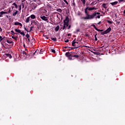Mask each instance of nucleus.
<instances>
[{
    "instance_id": "72a5a7b5",
    "label": "nucleus",
    "mask_w": 125,
    "mask_h": 125,
    "mask_svg": "<svg viewBox=\"0 0 125 125\" xmlns=\"http://www.w3.org/2000/svg\"><path fill=\"white\" fill-rule=\"evenodd\" d=\"M20 34H21V35H22L23 36V37H24V36H25V33H24V32L21 31V33Z\"/></svg>"
},
{
    "instance_id": "a19ab883",
    "label": "nucleus",
    "mask_w": 125,
    "mask_h": 125,
    "mask_svg": "<svg viewBox=\"0 0 125 125\" xmlns=\"http://www.w3.org/2000/svg\"><path fill=\"white\" fill-rule=\"evenodd\" d=\"M95 18H96V19H97V18H98V19H100V16L99 15H98L97 17H96Z\"/></svg>"
},
{
    "instance_id": "39448f33",
    "label": "nucleus",
    "mask_w": 125,
    "mask_h": 125,
    "mask_svg": "<svg viewBox=\"0 0 125 125\" xmlns=\"http://www.w3.org/2000/svg\"><path fill=\"white\" fill-rule=\"evenodd\" d=\"M41 19L43 20V21H45V22H47V23H48V20L49 19V17H45L43 15H42L40 16Z\"/></svg>"
},
{
    "instance_id": "774afa93",
    "label": "nucleus",
    "mask_w": 125,
    "mask_h": 125,
    "mask_svg": "<svg viewBox=\"0 0 125 125\" xmlns=\"http://www.w3.org/2000/svg\"><path fill=\"white\" fill-rule=\"evenodd\" d=\"M79 43H76V45H78V44Z\"/></svg>"
},
{
    "instance_id": "13d9d810",
    "label": "nucleus",
    "mask_w": 125,
    "mask_h": 125,
    "mask_svg": "<svg viewBox=\"0 0 125 125\" xmlns=\"http://www.w3.org/2000/svg\"><path fill=\"white\" fill-rule=\"evenodd\" d=\"M28 39V41L30 42V38H27Z\"/></svg>"
},
{
    "instance_id": "b1692460",
    "label": "nucleus",
    "mask_w": 125,
    "mask_h": 125,
    "mask_svg": "<svg viewBox=\"0 0 125 125\" xmlns=\"http://www.w3.org/2000/svg\"><path fill=\"white\" fill-rule=\"evenodd\" d=\"M25 0H21V5L22 6V8H24V1H25Z\"/></svg>"
},
{
    "instance_id": "e2e57ef3",
    "label": "nucleus",
    "mask_w": 125,
    "mask_h": 125,
    "mask_svg": "<svg viewBox=\"0 0 125 125\" xmlns=\"http://www.w3.org/2000/svg\"><path fill=\"white\" fill-rule=\"evenodd\" d=\"M19 8H21V5L19 6Z\"/></svg>"
},
{
    "instance_id": "c03bdc74",
    "label": "nucleus",
    "mask_w": 125,
    "mask_h": 125,
    "mask_svg": "<svg viewBox=\"0 0 125 125\" xmlns=\"http://www.w3.org/2000/svg\"><path fill=\"white\" fill-rule=\"evenodd\" d=\"M65 42H69V39H67L64 41Z\"/></svg>"
},
{
    "instance_id": "5701e85b",
    "label": "nucleus",
    "mask_w": 125,
    "mask_h": 125,
    "mask_svg": "<svg viewBox=\"0 0 125 125\" xmlns=\"http://www.w3.org/2000/svg\"><path fill=\"white\" fill-rule=\"evenodd\" d=\"M91 26H92V27H93V28H94L95 29H96V31H97V29H98V28H97V27H96V26H95V24H92Z\"/></svg>"
},
{
    "instance_id": "a878e982",
    "label": "nucleus",
    "mask_w": 125,
    "mask_h": 125,
    "mask_svg": "<svg viewBox=\"0 0 125 125\" xmlns=\"http://www.w3.org/2000/svg\"><path fill=\"white\" fill-rule=\"evenodd\" d=\"M107 23H109V24H113V23H114V22H113L111 21H109V20H107Z\"/></svg>"
},
{
    "instance_id": "e433bc0d",
    "label": "nucleus",
    "mask_w": 125,
    "mask_h": 125,
    "mask_svg": "<svg viewBox=\"0 0 125 125\" xmlns=\"http://www.w3.org/2000/svg\"><path fill=\"white\" fill-rule=\"evenodd\" d=\"M115 22L118 23V24H120V23H121V21H119L118 20H115Z\"/></svg>"
},
{
    "instance_id": "ddd939ff",
    "label": "nucleus",
    "mask_w": 125,
    "mask_h": 125,
    "mask_svg": "<svg viewBox=\"0 0 125 125\" xmlns=\"http://www.w3.org/2000/svg\"><path fill=\"white\" fill-rule=\"evenodd\" d=\"M0 14L2 15L3 14H8V12H4V11H1L0 12Z\"/></svg>"
},
{
    "instance_id": "a18cd8bd",
    "label": "nucleus",
    "mask_w": 125,
    "mask_h": 125,
    "mask_svg": "<svg viewBox=\"0 0 125 125\" xmlns=\"http://www.w3.org/2000/svg\"><path fill=\"white\" fill-rule=\"evenodd\" d=\"M124 0H118L119 2H123V1H124Z\"/></svg>"
},
{
    "instance_id": "338daca9",
    "label": "nucleus",
    "mask_w": 125,
    "mask_h": 125,
    "mask_svg": "<svg viewBox=\"0 0 125 125\" xmlns=\"http://www.w3.org/2000/svg\"><path fill=\"white\" fill-rule=\"evenodd\" d=\"M0 17H2V16L0 15Z\"/></svg>"
},
{
    "instance_id": "de8ad7c7",
    "label": "nucleus",
    "mask_w": 125,
    "mask_h": 125,
    "mask_svg": "<svg viewBox=\"0 0 125 125\" xmlns=\"http://www.w3.org/2000/svg\"><path fill=\"white\" fill-rule=\"evenodd\" d=\"M76 32L77 33H79V32H80V29H77Z\"/></svg>"
},
{
    "instance_id": "864d4df0",
    "label": "nucleus",
    "mask_w": 125,
    "mask_h": 125,
    "mask_svg": "<svg viewBox=\"0 0 125 125\" xmlns=\"http://www.w3.org/2000/svg\"><path fill=\"white\" fill-rule=\"evenodd\" d=\"M67 36H68V37H70V36H71V34H68Z\"/></svg>"
},
{
    "instance_id": "ea45409f",
    "label": "nucleus",
    "mask_w": 125,
    "mask_h": 125,
    "mask_svg": "<svg viewBox=\"0 0 125 125\" xmlns=\"http://www.w3.org/2000/svg\"><path fill=\"white\" fill-rule=\"evenodd\" d=\"M63 48H67V50H69V48H70V47L65 46V47H63Z\"/></svg>"
},
{
    "instance_id": "0eeeda50",
    "label": "nucleus",
    "mask_w": 125,
    "mask_h": 125,
    "mask_svg": "<svg viewBox=\"0 0 125 125\" xmlns=\"http://www.w3.org/2000/svg\"><path fill=\"white\" fill-rule=\"evenodd\" d=\"M35 24L36 26H37V29H40V27H41V25H40V23L38 21H33L31 23V24Z\"/></svg>"
},
{
    "instance_id": "09e8293b",
    "label": "nucleus",
    "mask_w": 125,
    "mask_h": 125,
    "mask_svg": "<svg viewBox=\"0 0 125 125\" xmlns=\"http://www.w3.org/2000/svg\"><path fill=\"white\" fill-rule=\"evenodd\" d=\"M71 28V25L68 26V27L67 28L68 29H70Z\"/></svg>"
},
{
    "instance_id": "9b49d317",
    "label": "nucleus",
    "mask_w": 125,
    "mask_h": 125,
    "mask_svg": "<svg viewBox=\"0 0 125 125\" xmlns=\"http://www.w3.org/2000/svg\"><path fill=\"white\" fill-rule=\"evenodd\" d=\"M118 2L117 1H115L113 2H110V4H111L112 5H116V4H118Z\"/></svg>"
},
{
    "instance_id": "4c0bfd02",
    "label": "nucleus",
    "mask_w": 125,
    "mask_h": 125,
    "mask_svg": "<svg viewBox=\"0 0 125 125\" xmlns=\"http://www.w3.org/2000/svg\"><path fill=\"white\" fill-rule=\"evenodd\" d=\"M72 6H76V3H75V2H73L72 3Z\"/></svg>"
},
{
    "instance_id": "c9c22d12",
    "label": "nucleus",
    "mask_w": 125,
    "mask_h": 125,
    "mask_svg": "<svg viewBox=\"0 0 125 125\" xmlns=\"http://www.w3.org/2000/svg\"><path fill=\"white\" fill-rule=\"evenodd\" d=\"M12 38L14 39V40H17V38H16V36H12Z\"/></svg>"
},
{
    "instance_id": "412c9836",
    "label": "nucleus",
    "mask_w": 125,
    "mask_h": 125,
    "mask_svg": "<svg viewBox=\"0 0 125 125\" xmlns=\"http://www.w3.org/2000/svg\"><path fill=\"white\" fill-rule=\"evenodd\" d=\"M29 21H30V17L27 18L25 21V23H29Z\"/></svg>"
},
{
    "instance_id": "680f3d73",
    "label": "nucleus",
    "mask_w": 125,
    "mask_h": 125,
    "mask_svg": "<svg viewBox=\"0 0 125 125\" xmlns=\"http://www.w3.org/2000/svg\"><path fill=\"white\" fill-rule=\"evenodd\" d=\"M6 17H7V18H8V16L6 15Z\"/></svg>"
},
{
    "instance_id": "49530a36",
    "label": "nucleus",
    "mask_w": 125,
    "mask_h": 125,
    "mask_svg": "<svg viewBox=\"0 0 125 125\" xmlns=\"http://www.w3.org/2000/svg\"><path fill=\"white\" fill-rule=\"evenodd\" d=\"M95 2H96V3H95V4H96V3H97V1H96V0H95L94 2H92V3H91V4H93V3H95Z\"/></svg>"
},
{
    "instance_id": "2eb2a0df",
    "label": "nucleus",
    "mask_w": 125,
    "mask_h": 125,
    "mask_svg": "<svg viewBox=\"0 0 125 125\" xmlns=\"http://www.w3.org/2000/svg\"><path fill=\"white\" fill-rule=\"evenodd\" d=\"M30 18L31 19H36V16L35 15H31L30 16Z\"/></svg>"
},
{
    "instance_id": "cd10ccee",
    "label": "nucleus",
    "mask_w": 125,
    "mask_h": 125,
    "mask_svg": "<svg viewBox=\"0 0 125 125\" xmlns=\"http://www.w3.org/2000/svg\"><path fill=\"white\" fill-rule=\"evenodd\" d=\"M103 7L104 8H107V7H106V3L103 4Z\"/></svg>"
},
{
    "instance_id": "f8f14e48",
    "label": "nucleus",
    "mask_w": 125,
    "mask_h": 125,
    "mask_svg": "<svg viewBox=\"0 0 125 125\" xmlns=\"http://www.w3.org/2000/svg\"><path fill=\"white\" fill-rule=\"evenodd\" d=\"M5 55H6L7 57H9L10 59H11V58H12V56H11L10 54H5Z\"/></svg>"
},
{
    "instance_id": "f257e3e1",
    "label": "nucleus",
    "mask_w": 125,
    "mask_h": 125,
    "mask_svg": "<svg viewBox=\"0 0 125 125\" xmlns=\"http://www.w3.org/2000/svg\"><path fill=\"white\" fill-rule=\"evenodd\" d=\"M65 55L66 57H68L69 60H73L75 58L79 59V58L80 57L79 55L76 54H70L69 52L65 53Z\"/></svg>"
},
{
    "instance_id": "c85d7f7f",
    "label": "nucleus",
    "mask_w": 125,
    "mask_h": 125,
    "mask_svg": "<svg viewBox=\"0 0 125 125\" xmlns=\"http://www.w3.org/2000/svg\"><path fill=\"white\" fill-rule=\"evenodd\" d=\"M81 1H82L83 5H85V0H81Z\"/></svg>"
},
{
    "instance_id": "5fc2aeb1",
    "label": "nucleus",
    "mask_w": 125,
    "mask_h": 125,
    "mask_svg": "<svg viewBox=\"0 0 125 125\" xmlns=\"http://www.w3.org/2000/svg\"><path fill=\"white\" fill-rule=\"evenodd\" d=\"M101 23V21H99V22L98 23V25H99Z\"/></svg>"
},
{
    "instance_id": "f03ea898",
    "label": "nucleus",
    "mask_w": 125,
    "mask_h": 125,
    "mask_svg": "<svg viewBox=\"0 0 125 125\" xmlns=\"http://www.w3.org/2000/svg\"><path fill=\"white\" fill-rule=\"evenodd\" d=\"M96 9H97V8H95V6H94L93 7H87L84 9V12L85 14L86 15V17H82V19H84L85 20H89V19H87V17H90L89 16L88 17V15H89V14H88V13L87 12V10H89V11H91V10H96Z\"/></svg>"
},
{
    "instance_id": "9d476101",
    "label": "nucleus",
    "mask_w": 125,
    "mask_h": 125,
    "mask_svg": "<svg viewBox=\"0 0 125 125\" xmlns=\"http://www.w3.org/2000/svg\"><path fill=\"white\" fill-rule=\"evenodd\" d=\"M14 25H19V26H21V27H22V26H23V25H22V23L19 22H15V23H14Z\"/></svg>"
},
{
    "instance_id": "6e6d98bb",
    "label": "nucleus",
    "mask_w": 125,
    "mask_h": 125,
    "mask_svg": "<svg viewBox=\"0 0 125 125\" xmlns=\"http://www.w3.org/2000/svg\"><path fill=\"white\" fill-rule=\"evenodd\" d=\"M23 47H25V48L26 47L25 46V43H23Z\"/></svg>"
},
{
    "instance_id": "4d7b16f0",
    "label": "nucleus",
    "mask_w": 125,
    "mask_h": 125,
    "mask_svg": "<svg viewBox=\"0 0 125 125\" xmlns=\"http://www.w3.org/2000/svg\"><path fill=\"white\" fill-rule=\"evenodd\" d=\"M36 52H37V51H36L35 52L33 53V55H35V54H36Z\"/></svg>"
},
{
    "instance_id": "c756f323",
    "label": "nucleus",
    "mask_w": 125,
    "mask_h": 125,
    "mask_svg": "<svg viewBox=\"0 0 125 125\" xmlns=\"http://www.w3.org/2000/svg\"><path fill=\"white\" fill-rule=\"evenodd\" d=\"M25 37L26 38V39H29V38H30V35H29V34H27L26 35H25Z\"/></svg>"
},
{
    "instance_id": "2f4dec72",
    "label": "nucleus",
    "mask_w": 125,
    "mask_h": 125,
    "mask_svg": "<svg viewBox=\"0 0 125 125\" xmlns=\"http://www.w3.org/2000/svg\"><path fill=\"white\" fill-rule=\"evenodd\" d=\"M75 48H77V47H69L68 50H72V49H75Z\"/></svg>"
},
{
    "instance_id": "4be33fe9",
    "label": "nucleus",
    "mask_w": 125,
    "mask_h": 125,
    "mask_svg": "<svg viewBox=\"0 0 125 125\" xmlns=\"http://www.w3.org/2000/svg\"><path fill=\"white\" fill-rule=\"evenodd\" d=\"M51 40H52V41H54V42H57L56 38H51Z\"/></svg>"
},
{
    "instance_id": "69168bd1",
    "label": "nucleus",
    "mask_w": 125,
    "mask_h": 125,
    "mask_svg": "<svg viewBox=\"0 0 125 125\" xmlns=\"http://www.w3.org/2000/svg\"><path fill=\"white\" fill-rule=\"evenodd\" d=\"M16 38H17V39H18V36H17L16 37Z\"/></svg>"
},
{
    "instance_id": "052dcab7",
    "label": "nucleus",
    "mask_w": 125,
    "mask_h": 125,
    "mask_svg": "<svg viewBox=\"0 0 125 125\" xmlns=\"http://www.w3.org/2000/svg\"><path fill=\"white\" fill-rule=\"evenodd\" d=\"M12 8L13 9L14 8V6H12Z\"/></svg>"
},
{
    "instance_id": "dca6fc26",
    "label": "nucleus",
    "mask_w": 125,
    "mask_h": 125,
    "mask_svg": "<svg viewBox=\"0 0 125 125\" xmlns=\"http://www.w3.org/2000/svg\"><path fill=\"white\" fill-rule=\"evenodd\" d=\"M12 5H14L15 8H18V6L17 5V4L15 2L13 3L12 4Z\"/></svg>"
},
{
    "instance_id": "8fccbe9b",
    "label": "nucleus",
    "mask_w": 125,
    "mask_h": 125,
    "mask_svg": "<svg viewBox=\"0 0 125 125\" xmlns=\"http://www.w3.org/2000/svg\"><path fill=\"white\" fill-rule=\"evenodd\" d=\"M85 37H89V35L88 34H85Z\"/></svg>"
},
{
    "instance_id": "6ab92c4d",
    "label": "nucleus",
    "mask_w": 125,
    "mask_h": 125,
    "mask_svg": "<svg viewBox=\"0 0 125 125\" xmlns=\"http://www.w3.org/2000/svg\"><path fill=\"white\" fill-rule=\"evenodd\" d=\"M57 11L58 12H60V13H62V9L59 8L57 9Z\"/></svg>"
},
{
    "instance_id": "20e7f679",
    "label": "nucleus",
    "mask_w": 125,
    "mask_h": 125,
    "mask_svg": "<svg viewBox=\"0 0 125 125\" xmlns=\"http://www.w3.org/2000/svg\"><path fill=\"white\" fill-rule=\"evenodd\" d=\"M100 15V13L99 12H97L96 11H95V12H94L91 15H87L88 17L86 18L87 19L89 20H91V19H93V18H94V17H95V16H96V15Z\"/></svg>"
},
{
    "instance_id": "0e129e2a",
    "label": "nucleus",
    "mask_w": 125,
    "mask_h": 125,
    "mask_svg": "<svg viewBox=\"0 0 125 125\" xmlns=\"http://www.w3.org/2000/svg\"><path fill=\"white\" fill-rule=\"evenodd\" d=\"M63 51H64V52H65V51H66V50H63Z\"/></svg>"
},
{
    "instance_id": "f704fd0d",
    "label": "nucleus",
    "mask_w": 125,
    "mask_h": 125,
    "mask_svg": "<svg viewBox=\"0 0 125 125\" xmlns=\"http://www.w3.org/2000/svg\"><path fill=\"white\" fill-rule=\"evenodd\" d=\"M97 31L98 32H102L101 33H102L103 32V29H98V28L97 29Z\"/></svg>"
},
{
    "instance_id": "3c124183",
    "label": "nucleus",
    "mask_w": 125,
    "mask_h": 125,
    "mask_svg": "<svg viewBox=\"0 0 125 125\" xmlns=\"http://www.w3.org/2000/svg\"><path fill=\"white\" fill-rule=\"evenodd\" d=\"M71 54H76V53L74 52H71Z\"/></svg>"
},
{
    "instance_id": "393cba45",
    "label": "nucleus",
    "mask_w": 125,
    "mask_h": 125,
    "mask_svg": "<svg viewBox=\"0 0 125 125\" xmlns=\"http://www.w3.org/2000/svg\"><path fill=\"white\" fill-rule=\"evenodd\" d=\"M18 13V11H16L13 14V16H16V15Z\"/></svg>"
},
{
    "instance_id": "1a4fd4ad",
    "label": "nucleus",
    "mask_w": 125,
    "mask_h": 125,
    "mask_svg": "<svg viewBox=\"0 0 125 125\" xmlns=\"http://www.w3.org/2000/svg\"><path fill=\"white\" fill-rule=\"evenodd\" d=\"M34 28V26H31L30 27V29L29 31L28 30V29H27V28H26V27H25V26H24V29L25 31H26V32H27V33H30V32H32V31L33 30V28Z\"/></svg>"
},
{
    "instance_id": "aec40b11",
    "label": "nucleus",
    "mask_w": 125,
    "mask_h": 125,
    "mask_svg": "<svg viewBox=\"0 0 125 125\" xmlns=\"http://www.w3.org/2000/svg\"><path fill=\"white\" fill-rule=\"evenodd\" d=\"M11 32L12 33H11V35H12L13 36L14 35V34H15L16 35H19V34H18V33H14V31L13 30H11Z\"/></svg>"
},
{
    "instance_id": "58836bf2",
    "label": "nucleus",
    "mask_w": 125,
    "mask_h": 125,
    "mask_svg": "<svg viewBox=\"0 0 125 125\" xmlns=\"http://www.w3.org/2000/svg\"><path fill=\"white\" fill-rule=\"evenodd\" d=\"M63 0L65 2V3H66V4H67V5H69V3H68V1H67L66 0Z\"/></svg>"
},
{
    "instance_id": "473e14b6",
    "label": "nucleus",
    "mask_w": 125,
    "mask_h": 125,
    "mask_svg": "<svg viewBox=\"0 0 125 125\" xmlns=\"http://www.w3.org/2000/svg\"><path fill=\"white\" fill-rule=\"evenodd\" d=\"M97 36V34H96V35H95V42H97V41H98L97 37H96Z\"/></svg>"
},
{
    "instance_id": "bf43d9fd",
    "label": "nucleus",
    "mask_w": 125,
    "mask_h": 125,
    "mask_svg": "<svg viewBox=\"0 0 125 125\" xmlns=\"http://www.w3.org/2000/svg\"><path fill=\"white\" fill-rule=\"evenodd\" d=\"M19 10L20 11L21 10V8H19Z\"/></svg>"
},
{
    "instance_id": "a211bd4d",
    "label": "nucleus",
    "mask_w": 125,
    "mask_h": 125,
    "mask_svg": "<svg viewBox=\"0 0 125 125\" xmlns=\"http://www.w3.org/2000/svg\"><path fill=\"white\" fill-rule=\"evenodd\" d=\"M59 25H57V27L55 28V31L56 32H58V31H59Z\"/></svg>"
},
{
    "instance_id": "603ef678",
    "label": "nucleus",
    "mask_w": 125,
    "mask_h": 125,
    "mask_svg": "<svg viewBox=\"0 0 125 125\" xmlns=\"http://www.w3.org/2000/svg\"><path fill=\"white\" fill-rule=\"evenodd\" d=\"M2 29L1 28V27H0V32H2Z\"/></svg>"
},
{
    "instance_id": "423d86ee",
    "label": "nucleus",
    "mask_w": 125,
    "mask_h": 125,
    "mask_svg": "<svg viewBox=\"0 0 125 125\" xmlns=\"http://www.w3.org/2000/svg\"><path fill=\"white\" fill-rule=\"evenodd\" d=\"M111 30H112V29L109 27L105 31L103 32H101V35H106V34H108V33H110V32H111Z\"/></svg>"
},
{
    "instance_id": "f3484780",
    "label": "nucleus",
    "mask_w": 125,
    "mask_h": 125,
    "mask_svg": "<svg viewBox=\"0 0 125 125\" xmlns=\"http://www.w3.org/2000/svg\"><path fill=\"white\" fill-rule=\"evenodd\" d=\"M12 39H10V40H7V42L8 43H12V41H11Z\"/></svg>"
},
{
    "instance_id": "6e6552de",
    "label": "nucleus",
    "mask_w": 125,
    "mask_h": 125,
    "mask_svg": "<svg viewBox=\"0 0 125 125\" xmlns=\"http://www.w3.org/2000/svg\"><path fill=\"white\" fill-rule=\"evenodd\" d=\"M76 43H78V42H76V39H75L74 40L72 41V46H77L76 47L77 48H78V47H79V46L77 45Z\"/></svg>"
},
{
    "instance_id": "37998d69",
    "label": "nucleus",
    "mask_w": 125,
    "mask_h": 125,
    "mask_svg": "<svg viewBox=\"0 0 125 125\" xmlns=\"http://www.w3.org/2000/svg\"><path fill=\"white\" fill-rule=\"evenodd\" d=\"M2 40H3V38H2V37L0 36V41H2Z\"/></svg>"
},
{
    "instance_id": "7c9ffc66",
    "label": "nucleus",
    "mask_w": 125,
    "mask_h": 125,
    "mask_svg": "<svg viewBox=\"0 0 125 125\" xmlns=\"http://www.w3.org/2000/svg\"><path fill=\"white\" fill-rule=\"evenodd\" d=\"M51 52H52L53 53H55L56 52V51H55V50L53 49H51Z\"/></svg>"
},
{
    "instance_id": "79ce46f5",
    "label": "nucleus",
    "mask_w": 125,
    "mask_h": 125,
    "mask_svg": "<svg viewBox=\"0 0 125 125\" xmlns=\"http://www.w3.org/2000/svg\"><path fill=\"white\" fill-rule=\"evenodd\" d=\"M8 12V13H10V12H11V8H10L9 11L8 12Z\"/></svg>"
},
{
    "instance_id": "bb28decb",
    "label": "nucleus",
    "mask_w": 125,
    "mask_h": 125,
    "mask_svg": "<svg viewBox=\"0 0 125 125\" xmlns=\"http://www.w3.org/2000/svg\"><path fill=\"white\" fill-rule=\"evenodd\" d=\"M22 54L24 56H26V55H27V53L24 51H22Z\"/></svg>"
},
{
    "instance_id": "7ed1b4c3",
    "label": "nucleus",
    "mask_w": 125,
    "mask_h": 125,
    "mask_svg": "<svg viewBox=\"0 0 125 125\" xmlns=\"http://www.w3.org/2000/svg\"><path fill=\"white\" fill-rule=\"evenodd\" d=\"M69 17L66 16L65 17V20L63 21L64 24L62 28L63 30H65L66 28V27H68V26H69Z\"/></svg>"
},
{
    "instance_id": "4468645a",
    "label": "nucleus",
    "mask_w": 125,
    "mask_h": 125,
    "mask_svg": "<svg viewBox=\"0 0 125 125\" xmlns=\"http://www.w3.org/2000/svg\"><path fill=\"white\" fill-rule=\"evenodd\" d=\"M15 31L17 32V33H18L19 34H20L21 33V30L20 29H15Z\"/></svg>"
}]
</instances>
